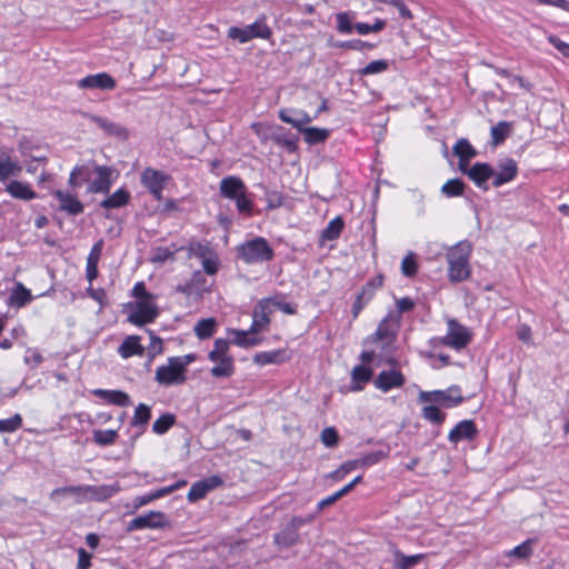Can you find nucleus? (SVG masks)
<instances>
[{
    "mask_svg": "<svg viewBox=\"0 0 569 569\" xmlns=\"http://www.w3.org/2000/svg\"><path fill=\"white\" fill-rule=\"evenodd\" d=\"M196 359L194 353L169 357L167 365L157 368L154 380L163 387L183 385L187 381V369Z\"/></svg>",
    "mask_w": 569,
    "mask_h": 569,
    "instance_id": "nucleus-1",
    "label": "nucleus"
},
{
    "mask_svg": "<svg viewBox=\"0 0 569 569\" xmlns=\"http://www.w3.org/2000/svg\"><path fill=\"white\" fill-rule=\"evenodd\" d=\"M472 247L468 241H461L449 249L447 253L448 277L452 282H461L470 276L469 257Z\"/></svg>",
    "mask_w": 569,
    "mask_h": 569,
    "instance_id": "nucleus-2",
    "label": "nucleus"
},
{
    "mask_svg": "<svg viewBox=\"0 0 569 569\" xmlns=\"http://www.w3.org/2000/svg\"><path fill=\"white\" fill-rule=\"evenodd\" d=\"M239 257L246 263L270 261L273 258V250L263 238H256L239 247Z\"/></svg>",
    "mask_w": 569,
    "mask_h": 569,
    "instance_id": "nucleus-3",
    "label": "nucleus"
},
{
    "mask_svg": "<svg viewBox=\"0 0 569 569\" xmlns=\"http://www.w3.org/2000/svg\"><path fill=\"white\" fill-rule=\"evenodd\" d=\"M447 333L439 339L441 346L449 347L457 351L465 349L472 339L470 330L458 320L450 318L447 320Z\"/></svg>",
    "mask_w": 569,
    "mask_h": 569,
    "instance_id": "nucleus-4",
    "label": "nucleus"
},
{
    "mask_svg": "<svg viewBox=\"0 0 569 569\" xmlns=\"http://www.w3.org/2000/svg\"><path fill=\"white\" fill-rule=\"evenodd\" d=\"M420 403H435L438 407L452 408L463 401L460 389L452 386L447 390L420 391L418 396Z\"/></svg>",
    "mask_w": 569,
    "mask_h": 569,
    "instance_id": "nucleus-5",
    "label": "nucleus"
},
{
    "mask_svg": "<svg viewBox=\"0 0 569 569\" xmlns=\"http://www.w3.org/2000/svg\"><path fill=\"white\" fill-rule=\"evenodd\" d=\"M401 317L395 311L389 312L378 325L376 331L367 338L372 343L382 342V348L393 343L398 329L400 327Z\"/></svg>",
    "mask_w": 569,
    "mask_h": 569,
    "instance_id": "nucleus-6",
    "label": "nucleus"
},
{
    "mask_svg": "<svg viewBox=\"0 0 569 569\" xmlns=\"http://www.w3.org/2000/svg\"><path fill=\"white\" fill-rule=\"evenodd\" d=\"M313 517H293L279 532L274 533L273 542L280 549H288L299 542V529L312 521Z\"/></svg>",
    "mask_w": 569,
    "mask_h": 569,
    "instance_id": "nucleus-7",
    "label": "nucleus"
},
{
    "mask_svg": "<svg viewBox=\"0 0 569 569\" xmlns=\"http://www.w3.org/2000/svg\"><path fill=\"white\" fill-rule=\"evenodd\" d=\"M159 316L158 307L154 305V298L137 300L132 311L128 316V321L134 326L141 327L153 322Z\"/></svg>",
    "mask_w": 569,
    "mask_h": 569,
    "instance_id": "nucleus-8",
    "label": "nucleus"
},
{
    "mask_svg": "<svg viewBox=\"0 0 569 569\" xmlns=\"http://www.w3.org/2000/svg\"><path fill=\"white\" fill-rule=\"evenodd\" d=\"M170 180L171 177L169 174L153 168H146L140 177L142 186L147 188L156 200L162 199V191Z\"/></svg>",
    "mask_w": 569,
    "mask_h": 569,
    "instance_id": "nucleus-9",
    "label": "nucleus"
},
{
    "mask_svg": "<svg viewBox=\"0 0 569 569\" xmlns=\"http://www.w3.org/2000/svg\"><path fill=\"white\" fill-rule=\"evenodd\" d=\"M167 517L161 511H149L138 516L127 523V531L132 532L142 529H159L167 525Z\"/></svg>",
    "mask_w": 569,
    "mask_h": 569,
    "instance_id": "nucleus-10",
    "label": "nucleus"
},
{
    "mask_svg": "<svg viewBox=\"0 0 569 569\" xmlns=\"http://www.w3.org/2000/svg\"><path fill=\"white\" fill-rule=\"evenodd\" d=\"M94 169L96 178L88 184L87 191L89 193H109L117 171L111 167L99 164Z\"/></svg>",
    "mask_w": 569,
    "mask_h": 569,
    "instance_id": "nucleus-11",
    "label": "nucleus"
},
{
    "mask_svg": "<svg viewBox=\"0 0 569 569\" xmlns=\"http://www.w3.org/2000/svg\"><path fill=\"white\" fill-rule=\"evenodd\" d=\"M119 488L116 486H100V487H82V486H69L54 489L50 497L53 499L56 495L70 492L78 493L81 491L91 492L98 500L107 499L112 497L116 492H118Z\"/></svg>",
    "mask_w": 569,
    "mask_h": 569,
    "instance_id": "nucleus-12",
    "label": "nucleus"
},
{
    "mask_svg": "<svg viewBox=\"0 0 569 569\" xmlns=\"http://www.w3.org/2000/svg\"><path fill=\"white\" fill-rule=\"evenodd\" d=\"M59 202L58 210L69 216L81 214L84 210L83 204L76 194L70 191L54 190L51 193Z\"/></svg>",
    "mask_w": 569,
    "mask_h": 569,
    "instance_id": "nucleus-13",
    "label": "nucleus"
},
{
    "mask_svg": "<svg viewBox=\"0 0 569 569\" xmlns=\"http://www.w3.org/2000/svg\"><path fill=\"white\" fill-rule=\"evenodd\" d=\"M223 481L219 476H210L206 479L199 480L191 486L187 498L190 502H196L203 499L209 491L220 487Z\"/></svg>",
    "mask_w": 569,
    "mask_h": 569,
    "instance_id": "nucleus-14",
    "label": "nucleus"
},
{
    "mask_svg": "<svg viewBox=\"0 0 569 569\" xmlns=\"http://www.w3.org/2000/svg\"><path fill=\"white\" fill-rule=\"evenodd\" d=\"M271 300H260L253 309L252 323L249 328V332L258 333L264 329L269 322V316L272 313Z\"/></svg>",
    "mask_w": 569,
    "mask_h": 569,
    "instance_id": "nucleus-15",
    "label": "nucleus"
},
{
    "mask_svg": "<svg viewBox=\"0 0 569 569\" xmlns=\"http://www.w3.org/2000/svg\"><path fill=\"white\" fill-rule=\"evenodd\" d=\"M80 89H100L113 90L117 86L116 80L107 72L89 74L77 82Z\"/></svg>",
    "mask_w": 569,
    "mask_h": 569,
    "instance_id": "nucleus-16",
    "label": "nucleus"
},
{
    "mask_svg": "<svg viewBox=\"0 0 569 569\" xmlns=\"http://www.w3.org/2000/svg\"><path fill=\"white\" fill-rule=\"evenodd\" d=\"M405 382L403 375L398 370H383L373 381L375 387L383 392H388L393 388H400Z\"/></svg>",
    "mask_w": 569,
    "mask_h": 569,
    "instance_id": "nucleus-17",
    "label": "nucleus"
},
{
    "mask_svg": "<svg viewBox=\"0 0 569 569\" xmlns=\"http://www.w3.org/2000/svg\"><path fill=\"white\" fill-rule=\"evenodd\" d=\"M495 174V169L486 162H477L468 170L469 179L483 191L489 190L488 180Z\"/></svg>",
    "mask_w": 569,
    "mask_h": 569,
    "instance_id": "nucleus-18",
    "label": "nucleus"
},
{
    "mask_svg": "<svg viewBox=\"0 0 569 569\" xmlns=\"http://www.w3.org/2000/svg\"><path fill=\"white\" fill-rule=\"evenodd\" d=\"M478 435V429L473 420H462L458 422L448 435L451 443H458L462 440H473Z\"/></svg>",
    "mask_w": 569,
    "mask_h": 569,
    "instance_id": "nucleus-19",
    "label": "nucleus"
},
{
    "mask_svg": "<svg viewBox=\"0 0 569 569\" xmlns=\"http://www.w3.org/2000/svg\"><path fill=\"white\" fill-rule=\"evenodd\" d=\"M90 120L96 123L106 134L114 137L119 140H127L129 131L126 127L120 123L113 122L107 118L100 116H90Z\"/></svg>",
    "mask_w": 569,
    "mask_h": 569,
    "instance_id": "nucleus-20",
    "label": "nucleus"
},
{
    "mask_svg": "<svg viewBox=\"0 0 569 569\" xmlns=\"http://www.w3.org/2000/svg\"><path fill=\"white\" fill-rule=\"evenodd\" d=\"M219 191L221 197L232 200L240 196L241 192H248V188L240 178L228 176L221 179Z\"/></svg>",
    "mask_w": 569,
    "mask_h": 569,
    "instance_id": "nucleus-21",
    "label": "nucleus"
},
{
    "mask_svg": "<svg viewBox=\"0 0 569 569\" xmlns=\"http://www.w3.org/2000/svg\"><path fill=\"white\" fill-rule=\"evenodd\" d=\"M499 171L493 174L492 186L498 188L517 177L518 167L513 159H505L498 164Z\"/></svg>",
    "mask_w": 569,
    "mask_h": 569,
    "instance_id": "nucleus-22",
    "label": "nucleus"
},
{
    "mask_svg": "<svg viewBox=\"0 0 569 569\" xmlns=\"http://www.w3.org/2000/svg\"><path fill=\"white\" fill-rule=\"evenodd\" d=\"M289 359L290 355L286 349L260 351L253 356V362L258 366L280 365Z\"/></svg>",
    "mask_w": 569,
    "mask_h": 569,
    "instance_id": "nucleus-23",
    "label": "nucleus"
},
{
    "mask_svg": "<svg viewBox=\"0 0 569 569\" xmlns=\"http://www.w3.org/2000/svg\"><path fill=\"white\" fill-rule=\"evenodd\" d=\"M279 118L286 122L297 128L299 132H302V129H307L303 124L309 123L311 121L310 116L303 110H280Z\"/></svg>",
    "mask_w": 569,
    "mask_h": 569,
    "instance_id": "nucleus-24",
    "label": "nucleus"
},
{
    "mask_svg": "<svg viewBox=\"0 0 569 569\" xmlns=\"http://www.w3.org/2000/svg\"><path fill=\"white\" fill-rule=\"evenodd\" d=\"M144 348L140 343L139 336H128L118 347V353L123 359H129L133 356H142Z\"/></svg>",
    "mask_w": 569,
    "mask_h": 569,
    "instance_id": "nucleus-25",
    "label": "nucleus"
},
{
    "mask_svg": "<svg viewBox=\"0 0 569 569\" xmlns=\"http://www.w3.org/2000/svg\"><path fill=\"white\" fill-rule=\"evenodd\" d=\"M6 191L14 199L29 201L37 198V193L32 190L30 184L18 180L10 181Z\"/></svg>",
    "mask_w": 569,
    "mask_h": 569,
    "instance_id": "nucleus-26",
    "label": "nucleus"
},
{
    "mask_svg": "<svg viewBox=\"0 0 569 569\" xmlns=\"http://www.w3.org/2000/svg\"><path fill=\"white\" fill-rule=\"evenodd\" d=\"M131 199L130 192L124 189L120 188L117 191H114L112 194L108 196L106 199H103L100 202V207L103 209H119L129 203Z\"/></svg>",
    "mask_w": 569,
    "mask_h": 569,
    "instance_id": "nucleus-27",
    "label": "nucleus"
},
{
    "mask_svg": "<svg viewBox=\"0 0 569 569\" xmlns=\"http://www.w3.org/2000/svg\"><path fill=\"white\" fill-rule=\"evenodd\" d=\"M93 393L107 400L111 405L127 407L131 403L129 395L120 390L97 389L93 391Z\"/></svg>",
    "mask_w": 569,
    "mask_h": 569,
    "instance_id": "nucleus-28",
    "label": "nucleus"
},
{
    "mask_svg": "<svg viewBox=\"0 0 569 569\" xmlns=\"http://www.w3.org/2000/svg\"><path fill=\"white\" fill-rule=\"evenodd\" d=\"M19 152L23 158L24 162H46L47 157L44 154H40L38 148H36L31 141L24 139L19 142L18 146Z\"/></svg>",
    "mask_w": 569,
    "mask_h": 569,
    "instance_id": "nucleus-29",
    "label": "nucleus"
},
{
    "mask_svg": "<svg viewBox=\"0 0 569 569\" xmlns=\"http://www.w3.org/2000/svg\"><path fill=\"white\" fill-rule=\"evenodd\" d=\"M230 335L232 336L231 342L236 346L242 347V348H249L258 346L261 342V339L258 337H254V333H251L244 330H238L232 329L230 331Z\"/></svg>",
    "mask_w": 569,
    "mask_h": 569,
    "instance_id": "nucleus-30",
    "label": "nucleus"
},
{
    "mask_svg": "<svg viewBox=\"0 0 569 569\" xmlns=\"http://www.w3.org/2000/svg\"><path fill=\"white\" fill-rule=\"evenodd\" d=\"M272 141L283 147L288 152H295L298 148V137L293 136L290 132L286 131H277L271 137Z\"/></svg>",
    "mask_w": 569,
    "mask_h": 569,
    "instance_id": "nucleus-31",
    "label": "nucleus"
},
{
    "mask_svg": "<svg viewBox=\"0 0 569 569\" xmlns=\"http://www.w3.org/2000/svg\"><path fill=\"white\" fill-rule=\"evenodd\" d=\"M21 170L22 167L9 156H0V181H4L10 176H18Z\"/></svg>",
    "mask_w": 569,
    "mask_h": 569,
    "instance_id": "nucleus-32",
    "label": "nucleus"
},
{
    "mask_svg": "<svg viewBox=\"0 0 569 569\" xmlns=\"http://www.w3.org/2000/svg\"><path fill=\"white\" fill-rule=\"evenodd\" d=\"M372 377V370L365 366H356L351 371V379L355 386L353 390H362L363 385L370 381Z\"/></svg>",
    "mask_w": 569,
    "mask_h": 569,
    "instance_id": "nucleus-33",
    "label": "nucleus"
},
{
    "mask_svg": "<svg viewBox=\"0 0 569 569\" xmlns=\"http://www.w3.org/2000/svg\"><path fill=\"white\" fill-rule=\"evenodd\" d=\"M218 365L210 369L214 378H229L234 373V363L232 358L219 359Z\"/></svg>",
    "mask_w": 569,
    "mask_h": 569,
    "instance_id": "nucleus-34",
    "label": "nucleus"
},
{
    "mask_svg": "<svg viewBox=\"0 0 569 569\" xmlns=\"http://www.w3.org/2000/svg\"><path fill=\"white\" fill-rule=\"evenodd\" d=\"M345 222L341 217L333 218L322 230L321 238L323 240L333 241L338 239L343 230Z\"/></svg>",
    "mask_w": 569,
    "mask_h": 569,
    "instance_id": "nucleus-35",
    "label": "nucleus"
},
{
    "mask_svg": "<svg viewBox=\"0 0 569 569\" xmlns=\"http://www.w3.org/2000/svg\"><path fill=\"white\" fill-rule=\"evenodd\" d=\"M303 139L308 144H317L326 141L330 134L328 129H320L316 127H308L302 129Z\"/></svg>",
    "mask_w": 569,
    "mask_h": 569,
    "instance_id": "nucleus-36",
    "label": "nucleus"
},
{
    "mask_svg": "<svg viewBox=\"0 0 569 569\" xmlns=\"http://www.w3.org/2000/svg\"><path fill=\"white\" fill-rule=\"evenodd\" d=\"M217 329V321L213 318L201 319L194 326V333L199 339L212 337Z\"/></svg>",
    "mask_w": 569,
    "mask_h": 569,
    "instance_id": "nucleus-37",
    "label": "nucleus"
},
{
    "mask_svg": "<svg viewBox=\"0 0 569 569\" xmlns=\"http://www.w3.org/2000/svg\"><path fill=\"white\" fill-rule=\"evenodd\" d=\"M453 153L461 160H471L477 156L476 149L470 142L462 138L459 139L452 148Z\"/></svg>",
    "mask_w": 569,
    "mask_h": 569,
    "instance_id": "nucleus-38",
    "label": "nucleus"
},
{
    "mask_svg": "<svg viewBox=\"0 0 569 569\" xmlns=\"http://www.w3.org/2000/svg\"><path fill=\"white\" fill-rule=\"evenodd\" d=\"M421 416L425 420L435 425H441L446 419V415L435 403H426L422 407Z\"/></svg>",
    "mask_w": 569,
    "mask_h": 569,
    "instance_id": "nucleus-39",
    "label": "nucleus"
},
{
    "mask_svg": "<svg viewBox=\"0 0 569 569\" xmlns=\"http://www.w3.org/2000/svg\"><path fill=\"white\" fill-rule=\"evenodd\" d=\"M533 545H535V539H527L522 543L516 546L513 549L507 551L506 556L509 558L515 557L520 560H526L532 555V552H533L532 546Z\"/></svg>",
    "mask_w": 569,
    "mask_h": 569,
    "instance_id": "nucleus-40",
    "label": "nucleus"
},
{
    "mask_svg": "<svg viewBox=\"0 0 569 569\" xmlns=\"http://www.w3.org/2000/svg\"><path fill=\"white\" fill-rule=\"evenodd\" d=\"M466 184L462 180L456 178L450 179L441 187V193L447 198H453L462 196L465 192Z\"/></svg>",
    "mask_w": 569,
    "mask_h": 569,
    "instance_id": "nucleus-41",
    "label": "nucleus"
},
{
    "mask_svg": "<svg viewBox=\"0 0 569 569\" xmlns=\"http://www.w3.org/2000/svg\"><path fill=\"white\" fill-rule=\"evenodd\" d=\"M230 341L226 339H217L213 349L209 352L208 358L210 361H218L219 359L232 358L229 355Z\"/></svg>",
    "mask_w": 569,
    "mask_h": 569,
    "instance_id": "nucleus-42",
    "label": "nucleus"
},
{
    "mask_svg": "<svg viewBox=\"0 0 569 569\" xmlns=\"http://www.w3.org/2000/svg\"><path fill=\"white\" fill-rule=\"evenodd\" d=\"M264 20L266 19L262 16L260 19H258L253 23L247 26L252 39H254V38L269 39L271 37V34H272L271 29L266 24Z\"/></svg>",
    "mask_w": 569,
    "mask_h": 569,
    "instance_id": "nucleus-43",
    "label": "nucleus"
},
{
    "mask_svg": "<svg viewBox=\"0 0 569 569\" xmlns=\"http://www.w3.org/2000/svg\"><path fill=\"white\" fill-rule=\"evenodd\" d=\"M32 299L31 292L23 284L18 283L17 287L12 290L10 295V300L12 305L18 307H23Z\"/></svg>",
    "mask_w": 569,
    "mask_h": 569,
    "instance_id": "nucleus-44",
    "label": "nucleus"
},
{
    "mask_svg": "<svg viewBox=\"0 0 569 569\" xmlns=\"http://www.w3.org/2000/svg\"><path fill=\"white\" fill-rule=\"evenodd\" d=\"M174 415L164 413L152 423V431L157 435H164L174 425Z\"/></svg>",
    "mask_w": 569,
    "mask_h": 569,
    "instance_id": "nucleus-45",
    "label": "nucleus"
},
{
    "mask_svg": "<svg viewBox=\"0 0 569 569\" xmlns=\"http://www.w3.org/2000/svg\"><path fill=\"white\" fill-rule=\"evenodd\" d=\"M382 284H383V276L378 274V276L373 277L372 279H370L362 287V289L359 293L371 301L373 299V297L376 296L377 291L382 287Z\"/></svg>",
    "mask_w": 569,
    "mask_h": 569,
    "instance_id": "nucleus-46",
    "label": "nucleus"
},
{
    "mask_svg": "<svg viewBox=\"0 0 569 569\" xmlns=\"http://www.w3.org/2000/svg\"><path fill=\"white\" fill-rule=\"evenodd\" d=\"M118 438L117 430L107 429V430H94L93 431V441L98 446H110L116 442Z\"/></svg>",
    "mask_w": 569,
    "mask_h": 569,
    "instance_id": "nucleus-47",
    "label": "nucleus"
},
{
    "mask_svg": "<svg viewBox=\"0 0 569 569\" xmlns=\"http://www.w3.org/2000/svg\"><path fill=\"white\" fill-rule=\"evenodd\" d=\"M151 418V409L144 403H139L134 410L131 425L134 427L146 426Z\"/></svg>",
    "mask_w": 569,
    "mask_h": 569,
    "instance_id": "nucleus-48",
    "label": "nucleus"
},
{
    "mask_svg": "<svg viewBox=\"0 0 569 569\" xmlns=\"http://www.w3.org/2000/svg\"><path fill=\"white\" fill-rule=\"evenodd\" d=\"M423 558V555H411L405 556L402 553L396 555V568L397 569H412L416 567Z\"/></svg>",
    "mask_w": 569,
    "mask_h": 569,
    "instance_id": "nucleus-49",
    "label": "nucleus"
},
{
    "mask_svg": "<svg viewBox=\"0 0 569 569\" xmlns=\"http://www.w3.org/2000/svg\"><path fill=\"white\" fill-rule=\"evenodd\" d=\"M336 47L353 51H366L372 50L376 46L373 43L362 41L360 39H352L347 41H340L336 44Z\"/></svg>",
    "mask_w": 569,
    "mask_h": 569,
    "instance_id": "nucleus-50",
    "label": "nucleus"
},
{
    "mask_svg": "<svg viewBox=\"0 0 569 569\" xmlns=\"http://www.w3.org/2000/svg\"><path fill=\"white\" fill-rule=\"evenodd\" d=\"M97 166L98 164L94 161H89L83 164H77L73 167V169H74L77 176H79V179L81 180L82 183H84V182L90 183L91 178L96 171L94 168H97Z\"/></svg>",
    "mask_w": 569,
    "mask_h": 569,
    "instance_id": "nucleus-51",
    "label": "nucleus"
},
{
    "mask_svg": "<svg viewBox=\"0 0 569 569\" xmlns=\"http://www.w3.org/2000/svg\"><path fill=\"white\" fill-rule=\"evenodd\" d=\"M389 68V62L387 60L380 59L369 62L366 67L359 70L360 76H370L382 73Z\"/></svg>",
    "mask_w": 569,
    "mask_h": 569,
    "instance_id": "nucleus-52",
    "label": "nucleus"
},
{
    "mask_svg": "<svg viewBox=\"0 0 569 569\" xmlns=\"http://www.w3.org/2000/svg\"><path fill=\"white\" fill-rule=\"evenodd\" d=\"M510 129V123L507 121H499L496 126L491 128V139L493 144H499L505 141L508 137V131Z\"/></svg>",
    "mask_w": 569,
    "mask_h": 569,
    "instance_id": "nucleus-53",
    "label": "nucleus"
},
{
    "mask_svg": "<svg viewBox=\"0 0 569 569\" xmlns=\"http://www.w3.org/2000/svg\"><path fill=\"white\" fill-rule=\"evenodd\" d=\"M22 426V417L19 413H16L9 419L0 420V431L1 432H14L20 429Z\"/></svg>",
    "mask_w": 569,
    "mask_h": 569,
    "instance_id": "nucleus-54",
    "label": "nucleus"
},
{
    "mask_svg": "<svg viewBox=\"0 0 569 569\" xmlns=\"http://www.w3.org/2000/svg\"><path fill=\"white\" fill-rule=\"evenodd\" d=\"M386 453L381 450L379 451H375V452H370L359 459H356L357 462H358V466L359 467H370V466H373V465H377L378 462H380L382 459L386 458Z\"/></svg>",
    "mask_w": 569,
    "mask_h": 569,
    "instance_id": "nucleus-55",
    "label": "nucleus"
},
{
    "mask_svg": "<svg viewBox=\"0 0 569 569\" xmlns=\"http://www.w3.org/2000/svg\"><path fill=\"white\" fill-rule=\"evenodd\" d=\"M320 438L322 443L328 448L336 447L339 441V435L333 427L325 428L321 432Z\"/></svg>",
    "mask_w": 569,
    "mask_h": 569,
    "instance_id": "nucleus-56",
    "label": "nucleus"
},
{
    "mask_svg": "<svg viewBox=\"0 0 569 569\" xmlns=\"http://www.w3.org/2000/svg\"><path fill=\"white\" fill-rule=\"evenodd\" d=\"M228 37L233 40H238L240 43H246V42L252 40V37L249 33L247 26L244 28H239V27L229 28Z\"/></svg>",
    "mask_w": 569,
    "mask_h": 569,
    "instance_id": "nucleus-57",
    "label": "nucleus"
},
{
    "mask_svg": "<svg viewBox=\"0 0 569 569\" xmlns=\"http://www.w3.org/2000/svg\"><path fill=\"white\" fill-rule=\"evenodd\" d=\"M358 462L357 460H349L345 463H342L337 470H335L333 472L330 473V477L336 479V480H341L343 479L349 472H351L352 470H355L356 468H358Z\"/></svg>",
    "mask_w": 569,
    "mask_h": 569,
    "instance_id": "nucleus-58",
    "label": "nucleus"
},
{
    "mask_svg": "<svg viewBox=\"0 0 569 569\" xmlns=\"http://www.w3.org/2000/svg\"><path fill=\"white\" fill-rule=\"evenodd\" d=\"M236 202L237 210L240 213L250 214L253 208L252 201L247 197V192H241L240 196L232 199Z\"/></svg>",
    "mask_w": 569,
    "mask_h": 569,
    "instance_id": "nucleus-59",
    "label": "nucleus"
},
{
    "mask_svg": "<svg viewBox=\"0 0 569 569\" xmlns=\"http://www.w3.org/2000/svg\"><path fill=\"white\" fill-rule=\"evenodd\" d=\"M267 208L274 210L283 204V194L277 190H268L266 192Z\"/></svg>",
    "mask_w": 569,
    "mask_h": 569,
    "instance_id": "nucleus-60",
    "label": "nucleus"
},
{
    "mask_svg": "<svg viewBox=\"0 0 569 569\" xmlns=\"http://www.w3.org/2000/svg\"><path fill=\"white\" fill-rule=\"evenodd\" d=\"M355 24L351 23L348 13L340 12L337 14V30L340 33L349 34L352 32Z\"/></svg>",
    "mask_w": 569,
    "mask_h": 569,
    "instance_id": "nucleus-61",
    "label": "nucleus"
},
{
    "mask_svg": "<svg viewBox=\"0 0 569 569\" xmlns=\"http://www.w3.org/2000/svg\"><path fill=\"white\" fill-rule=\"evenodd\" d=\"M163 491H161L160 489H157L154 491H151L147 495H142V496H138L134 498V507L136 508H140L142 506H146L150 502H152L153 500H157V499H160L163 497Z\"/></svg>",
    "mask_w": 569,
    "mask_h": 569,
    "instance_id": "nucleus-62",
    "label": "nucleus"
},
{
    "mask_svg": "<svg viewBox=\"0 0 569 569\" xmlns=\"http://www.w3.org/2000/svg\"><path fill=\"white\" fill-rule=\"evenodd\" d=\"M264 300H271L272 301L271 302L272 310L274 308H278L279 310H281L286 315H295L296 313V307L292 306L290 302H286L282 299H278L277 297H274V298H264Z\"/></svg>",
    "mask_w": 569,
    "mask_h": 569,
    "instance_id": "nucleus-63",
    "label": "nucleus"
},
{
    "mask_svg": "<svg viewBox=\"0 0 569 569\" xmlns=\"http://www.w3.org/2000/svg\"><path fill=\"white\" fill-rule=\"evenodd\" d=\"M401 271L407 277H412L417 273V262L415 261L412 254L402 259Z\"/></svg>",
    "mask_w": 569,
    "mask_h": 569,
    "instance_id": "nucleus-64",
    "label": "nucleus"
}]
</instances>
